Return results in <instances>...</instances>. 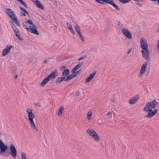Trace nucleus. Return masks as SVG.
I'll use <instances>...</instances> for the list:
<instances>
[{"instance_id":"1","label":"nucleus","mask_w":159,"mask_h":159,"mask_svg":"<svg viewBox=\"0 0 159 159\" xmlns=\"http://www.w3.org/2000/svg\"><path fill=\"white\" fill-rule=\"evenodd\" d=\"M156 105L158 106L159 108V102H157L155 100L147 102L143 108V111L145 112H148L147 114L144 116V117L148 119H150L154 115L152 109L155 108Z\"/></svg>"},{"instance_id":"2","label":"nucleus","mask_w":159,"mask_h":159,"mask_svg":"<svg viewBox=\"0 0 159 159\" xmlns=\"http://www.w3.org/2000/svg\"><path fill=\"white\" fill-rule=\"evenodd\" d=\"M140 43L141 49L140 52L142 57L148 61H149L150 60V57L147 41L145 38L141 37L140 39Z\"/></svg>"},{"instance_id":"3","label":"nucleus","mask_w":159,"mask_h":159,"mask_svg":"<svg viewBox=\"0 0 159 159\" xmlns=\"http://www.w3.org/2000/svg\"><path fill=\"white\" fill-rule=\"evenodd\" d=\"M26 111L27 114L28 120L31 126L33 129L37 131H38V129L34 121V115L32 112V110L30 108H28L26 109Z\"/></svg>"},{"instance_id":"4","label":"nucleus","mask_w":159,"mask_h":159,"mask_svg":"<svg viewBox=\"0 0 159 159\" xmlns=\"http://www.w3.org/2000/svg\"><path fill=\"white\" fill-rule=\"evenodd\" d=\"M25 22L29 26L28 31L36 35L39 34V33L37 30L36 27L31 20H25Z\"/></svg>"},{"instance_id":"5","label":"nucleus","mask_w":159,"mask_h":159,"mask_svg":"<svg viewBox=\"0 0 159 159\" xmlns=\"http://www.w3.org/2000/svg\"><path fill=\"white\" fill-rule=\"evenodd\" d=\"M7 149V146L5 145L2 141L0 139V155L4 156L6 154Z\"/></svg>"},{"instance_id":"6","label":"nucleus","mask_w":159,"mask_h":159,"mask_svg":"<svg viewBox=\"0 0 159 159\" xmlns=\"http://www.w3.org/2000/svg\"><path fill=\"white\" fill-rule=\"evenodd\" d=\"M147 62L146 61L143 63L141 66V69L138 74V76L139 78H141L145 71V69L147 65Z\"/></svg>"},{"instance_id":"7","label":"nucleus","mask_w":159,"mask_h":159,"mask_svg":"<svg viewBox=\"0 0 159 159\" xmlns=\"http://www.w3.org/2000/svg\"><path fill=\"white\" fill-rule=\"evenodd\" d=\"M121 32L124 36L127 38L129 39H131L132 38V34L128 29L124 28L122 29Z\"/></svg>"},{"instance_id":"8","label":"nucleus","mask_w":159,"mask_h":159,"mask_svg":"<svg viewBox=\"0 0 159 159\" xmlns=\"http://www.w3.org/2000/svg\"><path fill=\"white\" fill-rule=\"evenodd\" d=\"M10 152L11 156L13 158H16L17 155V152L16 148L12 144L9 146Z\"/></svg>"},{"instance_id":"9","label":"nucleus","mask_w":159,"mask_h":159,"mask_svg":"<svg viewBox=\"0 0 159 159\" xmlns=\"http://www.w3.org/2000/svg\"><path fill=\"white\" fill-rule=\"evenodd\" d=\"M12 48V46L7 45L6 47L2 50V55L4 56L7 55L9 53Z\"/></svg>"},{"instance_id":"10","label":"nucleus","mask_w":159,"mask_h":159,"mask_svg":"<svg viewBox=\"0 0 159 159\" xmlns=\"http://www.w3.org/2000/svg\"><path fill=\"white\" fill-rule=\"evenodd\" d=\"M5 12L9 16L11 19L16 16L13 11L10 9L8 8H6L5 9Z\"/></svg>"},{"instance_id":"11","label":"nucleus","mask_w":159,"mask_h":159,"mask_svg":"<svg viewBox=\"0 0 159 159\" xmlns=\"http://www.w3.org/2000/svg\"><path fill=\"white\" fill-rule=\"evenodd\" d=\"M58 76V74L56 71H52L51 73L48 75L47 77L50 80L51 79H54Z\"/></svg>"},{"instance_id":"12","label":"nucleus","mask_w":159,"mask_h":159,"mask_svg":"<svg viewBox=\"0 0 159 159\" xmlns=\"http://www.w3.org/2000/svg\"><path fill=\"white\" fill-rule=\"evenodd\" d=\"M96 72L95 71L93 72L91 74H90L89 76L87 77L85 80V83H87L91 81L94 78Z\"/></svg>"},{"instance_id":"13","label":"nucleus","mask_w":159,"mask_h":159,"mask_svg":"<svg viewBox=\"0 0 159 159\" xmlns=\"http://www.w3.org/2000/svg\"><path fill=\"white\" fill-rule=\"evenodd\" d=\"M139 98L138 96H134L129 100V102L130 104H134L137 102Z\"/></svg>"},{"instance_id":"14","label":"nucleus","mask_w":159,"mask_h":159,"mask_svg":"<svg viewBox=\"0 0 159 159\" xmlns=\"http://www.w3.org/2000/svg\"><path fill=\"white\" fill-rule=\"evenodd\" d=\"M87 133L91 137L92 135H94V133H96V132L93 129L89 128L86 130Z\"/></svg>"},{"instance_id":"15","label":"nucleus","mask_w":159,"mask_h":159,"mask_svg":"<svg viewBox=\"0 0 159 159\" xmlns=\"http://www.w3.org/2000/svg\"><path fill=\"white\" fill-rule=\"evenodd\" d=\"M94 135H92L91 137L92 138L93 140L97 143H98L100 141V137L98 135L97 133H94Z\"/></svg>"},{"instance_id":"16","label":"nucleus","mask_w":159,"mask_h":159,"mask_svg":"<svg viewBox=\"0 0 159 159\" xmlns=\"http://www.w3.org/2000/svg\"><path fill=\"white\" fill-rule=\"evenodd\" d=\"M82 63H79L71 70V72L73 74L76 73V71L80 68L82 65Z\"/></svg>"},{"instance_id":"17","label":"nucleus","mask_w":159,"mask_h":159,"mask_svg":"<svg viewBox=\"0 0 159 159\" xmlns=\"http://www.w3.org/2000/svg\"><path fill=\"white\" fill-rule=\"evenodd\" d=\"M64 109V107L61 105L60 106L59 108L58 109V112H57V115L59 116H61L63 112V111Z\"/></svg>"},{"instance_id":"18","label":"nucleus","mask_w":159,"mask_h":159,"mask_svg":"<svg viewBox=\"0 0 159 159\" xmlns=\"http://www.w3.org/2000/svg\"><path fill=\"white\" fill-rule=\"evenodd\" d=\"M49 80L48 78L46 77L41 81L40 85V86L42 87L44 86L48 82Z\"/></svg>"},{"instance_id":"19","label":"nucleus","mask_w":159,"mask_h":159,"mask_svg":"<svg viewBox=\"0 0 159 159\" xmlns=\"http://www.w3.org/2000/svg\"><path fill=\"white\" fill-rule=\"evenodd\" d=\"M108 4L113 6L116 10H120V9L119 7H118V6L113 2V0H109V1H108Z\"/></svg>"},{"instance_id":"20","label":"nucleus","mask_w":159,"mask_h":159,"mask_svg":"<svg viewBox=\"0 0 159 159\" xmlns=\"http://www.w3.org/2000/svg\"><path fill=\"white\" fill-rule=\"evenodd\" d=\"M66 78L65 77H61L57 78L56 79V82L57 83H61L63 81H65Z\"/></svg>"},{"instance_id":"21","label":"nucleus","mask_w":159,"mask_h":159,"mask_svg":"<svg viewBox=\"0 0 159 159\" xmlns=\"http://www.w3.org/2000/svg\"><path fill=\"white\" fill-rule=\"evenodd\" d=\"M70 73L69 70L67 69H65L63 71L61 75L62 77H65L69 75Z\"/></svg>"},{"instance_id":"22","label":"nucleus","mask_w":159,"mask_h":159,"mask_svg":"<svg viewBox=\"0 0 159 159\" xmlns=\"http://www.w3.org/2000/svg\"><path fill=\"white\" fill-rule=\"evenodd\" d=\"M77 76V75L75 74H72L68 76L66 78L65 81H67L70 80L72 78L75 77Z\"/></svg>"},{"instance_id":"23","label":"nucleus","mask_w":159,"mask_h":159,"mask_svg":"<svg viewBox=\"0 0 159 159\" xmlns=\"http://www.w3.org/2000/svg\"><path fill=\"white\" fill-rule=\"evenodd\" d=\"M66 24L67 25V28L69 29L70 31L72 32L73 34H75V32L71 25L68 22H67Z\"/></svg>"},{"instance_id":"24","label":"nucleus","mask_w":159,"mask_h":159,"mask_svg":"<svg viewBox=\"0 0 159 159\" xmlns=\"http://www.w3.org/2000/svg\"><path fill=\"white\" fill-rule=\"evenodd\" d=\"M35 5L36 7L42 10H43L44 9L42 4L39 0L35 3Z\"/></svg>"},{"instance_id":"25","label":"nucleus","mask_w":159,"mask_h":159,"mask_svg":"<svg viewBox=\"0 0 159 159\" xmlns=\"http://www.w3.org/2000/svg\"><path fill=\"white\" fill-rule=\"evenodd\" d=\"M92 112L91 111H89L87 114V118L88 120H90L92 115Z\"/></svg>"},{"instance_id":"26","label":"nucleus","mask_w":159,"mask_h":159,"mask_svg":"<svg viewBox=\"0 0 159 159\" xmlns=\"http://www.w3.org/2000/svg\"><path fill=\"white\" fill-rule=\"evenodd\" d=\"M109 0H95V1L98 3L103 4L104 2L106 3H108Z\"/></svg>"},{"instance_id":"27","label":"nucleus","mask_w":159,"mask_h":159,"mask_svg":"<svg viewBox=\"0 0 159 159\" xmlns=\"http://www.w3.org/2000/svg\"><path fill=\"white\" fill-rule=\"evenodd\" d=\"M11 20L13 22H14L17 26H20V24L16 18V16H15V17H14L13 18H12V19H11Z\"/></svg>"},{"instance_id":"28","label":"nucleus","mask_w":159,"mask_h":159,"mask_svg":"<svg viewBox=\"0 0 159 159\" xmlns=\"http://www.w3.org/2000/svg\"><path fill=\"white\" fill-rule=\"evenodd\" d=\"M74 29L77 33L78 34L81 33L80 27L77 25H75L74 27Z\"/></svg>"},{"instance_id":"29","label":"nucleus","mask_w":159,"mask_h":159,"mask_svg":"<svg viewBox=\"0 0 159 159\" xmlns=\"http://www.w3.org/2000/svg\"><path fill=\"white\" fill-rule=\"evenodd\" d=\"M16 34V37L21 40H22L23 39L20 36V33L18 30L14 32Z\"/></svg>"},{"instance_id":"30","label":"nucleus","mask_w":159,"mask_h":159,"mask_svg":"<svg viewBox=\"0 0 159 159\" xmlns=\"http://www.w3.org/2000/svg\"><path fill=\"white\" fill-rule=\"evenodd\" d=\"M78 34V35L79 36V37H80V39L81 41L83 43H84L85 41V40L84 38V37L83 35H82L81 33H79Z\"/></svg>"},{"instance_id":"31","label":"nucleus","mask_w":159,"mask_h":159,"mask_svg":"<svg viewBox=\"0 0 159 159\" xmlns=\"http://www.w3.org/2000/svg\"><path fill=\"white\" fill-rule=\"evenodd\" d=\"M21 159H26V154L24 152H21Z\"/></svg>"},{"instance_id":"32","label":"nucleus","mask_w":159,"mask_h":159,"mask_svg":"<svg viewBox=\"0 0 159 159\" xmlns=\"http://www.w3.org/2000/svg\"><path fill=\"white\" fill-rule=\"evenodd\" d=\"M112 115V112L111 111L108 112L107 114V116H108L107 119L108 120H109L111 118Z\"/></svg>"},{"instance_id":"33","label":"nucleus","mask_w":159,"mask_h":159,"mask_svg":"<svg viewBox=\"0 0 159 159\" xmlns=\"http://www.w3.org/2000/svg\"><path fill=\"white\" fill-rule=\"evenodd\" d=\"M120 2L123 3H126L129 2L130 0H118Z\"/></svg>"},{"instance_id":"34","label":"nucleus","mask_w":159,"mask_h":159,"mask_svg":"<svg viewBox=\"0 0 159 159\" xmlns=\"http://www.w3.org/2000/svg\"><path fill=\"white\" fill-rule=\"evenodd\" d=\"M157 106V108H155L154 110H153V112L155 115L156 114L157 112V111L158 109H159V108H158V106Z\"/></svg>"},{"instance_id":"35","label":"nucleus","mask_w":159,"mask_h":159,"mask_svg":"<svg viewBox=\"0 0 159 159\" xmlns=\"http://www.w3.org/2000/svg\"><path fill=\"white\" fill-rule=\"evenodd\" d=\"M11 27L12 28V29L14 32H15V31H17V30H16V26L13 24L12 23V24H11Z\"/></svg>"},{"instance_id":"36","label":"nucleus","mask_w":159,"mask_h":159,"mask_svg":"<svg viewBox=\"0 0 159 159\" xmlns=\"http://www.w3.org/2000/svg\"><path fill=\"white\" fill-rule=\"evenodd\" d=\"M11 27L12 28V29L14 32H15V31H17V30H16V26L13 24L12 23V24H11Z\"/></svg>"},{"instance_id":"37","label":"nucleus","mask_w":159,"mask_h":159,"mask_svg":"<svg viewBox=\"0 0 159 159\" xmlns=\"http://www.w3.org/2000/svg\"><path fill=\"white\" fill-rule=\"evenodd\" d=\"M11 27L12 28V29L14 32H15V31H17V30H16V26L13 24L12 23V24H11Z\"/></svg>"},{"instance_id":"38","label":"nucleus","mask_w":159,"mask_h":159,"mask_svg":"<svg viewBox=\"0 0 159 159\" xmlns=\"http://www.w3.org/2000/svg\"><path fill=\"white\" fill-rule=\"evenodd\" d=\"M11 27L12 28V29L14 32H15V31H17V30H16V26L13 24L12 23V24H11Z\"/></svg>"},{"instance_id":"39","label":"nucleus","mask_w":159,"mask_h":159,"mask_svg":"<svg viewBox=\"0 0 159 159\" xmlns=\"http://www.w3.org/2000/svg\"><path fill=\"white\" fill-rule=\"evenodd\" d=\"M11 27L12 28V29L14 32H15V31H17V30H16V26L13 24L12 23V24H11Z\"/></svg>"},{"instance_id":"40","label":"nucleus","mask_w":159,"mask_h":159,"mask_svg":"<svg viewBox=\"0 0 159 159\" xmlns=\"http://www.w3.org/2000/svg\"><path fill=\"white\" fill-rule=\"evenodd\" d=\"M20 9L22 11L24 12L27 14H28V12L24 8L20 7Z\"/></svg>"},{"instance_id":"41","label":"nucleus","mask_w":159,"mask_h":159,"mask_svg":"<svg viewBox=\"0 0 159 159\" xmlns=\"http://www.w3.org/2000/svg\"><path fill=\"white\" fill-rule=\"evenodd\" d=\"M34 105L37 107H38L39 108L41 107V105L39 102H37L34 104Z\"/></svg>"},{"instance_id":"42","label":"nucleus","mask_w":159,"mask_h":159,"mask_svg":"<svg viewBox=\"0 0 159 159\" xmlns=\"http://www.w3.org/2000/svg\"><path fill=\"white\" fill-rule=\"evenodd\" d=\"M25 7L27 8V6L25 2H23L22 0H21L20 2Z\"/></svg>"},{"instance_id":"43","label":"nucleus","mask_w":159,"mask_h":159,"mask_svg":"<svg viewBox=\"0 0 159 159\" xmlns=\"http://www.w3.org/2000/svg\"><path fill=\"white\" fill-rule=\"evenodd\" d=\"M132 48H130L128 49V50L127 52V54H129L130 53V52L132 51Z\"/></svg>"},{"instance_id":"44","label":"nucleus","mask_w":159,"mask_h":159,"mask_svg":"<svg viewBox=\"0 0 159 159\" xmlns=\"http://www.w3.org/2000/svg\"><path fill=\"white\" fill-rule=\"evenodd\" d=\"M65 68H66V66H61L60 67V70L61 71H62L63 70L65 69Z\"/></svg>"},{"instance_id":"45","label":"nucleus","mask_w":159,"mask_h":159,"mask_svg":"<svg viewBox=\"0 0 159 159\" xmlns=\"http://www.w3.org/2000/svg\"><path fill=\"white\" fill-rule=\"evenodd\" d=\"M85 57H86V56H83L82 57H80L78 59V61H80V60H81V59H83Z\"/></svg>"},{"instance_id":"46","label":"nucleus","mask_w":159,"mask_h":159,"mask_svg":"<svg viewBox=\"0 0 159 159\" xmlns=\"http://www.w3.org/2000/svg\"><path fill=\"white\" fill-rule=\"evenodd\" d=\"M157 48L159 51V41L157 40Z\"/></svg>"},{"instance_id":"47","label":"nucleus","mask_w":159,"mask_h":159,"mask_svg":"<svg viewBox=\"0 0 159 159\" xmlns=\"http://www.w3.org/2000/svg\"><path fill=\"white\" fill-rule=\"evenodd\" d=\"M136 4L139 7H141L142 6V4L140 3H136Z\"/></svg>"},{"instance_id":"48","label":"nucleus","mask_w":159,"mask_h":159,"mask_svg":"<svg viewBox=\"0 0 159 159\" xmlns=\"http://www.w3.org/2000/svg\"><path fill=\"white\" fill-rule=\"evenodd\" d=\"M20 14L21 16H26L25 14L22 11L20 12Z\"/></svg>"},{"instance_id":"49","label":"nucleus","mask_w":159,"mask_h":159,"mask_svg":"<svg viewBox=\"0 0 159 159\" xmlns=\"http://www.w3.org/2000/svg\"><path fill=\"white\" fill-rule=\"evenodd\" d=\"M23 26L25 29H26L28 31V28L24 24H23Z\"/></svg>"},{"instance_id":"50","label":"nucleus","mask_w":159,"mask_h":159,"mask_svg":"<svg viewBox=\"0 0 159 159\" xmlns=\"http://www.w3.org/2000/svg\"><path fill=\"white\" fill-rule=\"evenodd\" d=\"M23 26L25 29H26L28 31V28L24 24H23Z\"/></svg>"},{"instance_id":"51","label":"nucleus","mask_w":159,"mask_h":159,"mask_svg":"<svg viewBox=\"0 0 159 159\" xmlns=\"http://www.w3.org/2000/svg\"><path fill=\"white\" fill-rule=\"evenodd\" d=\"M33 3H34L35 4V3H36V2L38 1V0H30Z\"/></svg>"},{"instance_id":"52","label":"nucleus","mask_w":159,"mask_h":159,"mask_svg":"<svg viewBox=\"0 0 159 159\" xmlns=\"http://www.w3.org/2000/svg\"><path fill=\"white\" fill-rule=\"evenodd\" d=\"M80 70H79L76 72V73H75L74 74H76L77 75L80 74Z\"/></svg>"},{"instance_id":"53","label":"nucleus","mask_w":159,"mask_h":159,"mask_svg":"<svg viewBox=\"0 0 159 159\" xmlns=\"http://www.w3.org/2000/svg\"><path fill=\"white\" fill-rule=\"evenodd\" d=\"M76 95L77 96L80 95V92L78 91H77L75 92Z\"/></svg>"},{"instance_id":"54","label":"nucleus","mask_w":159,"mask_h":159,"mask_svg":"<svg viewBox=\"0 0 159 159\" xmlns=\"http://www.w3.org/2000/svg\"><path fill=\"white\" fill-rule=\"evenodd\" d=\"M117 25L119 26L120 25V22L118 21L117 22Z\"/></svg>"},{"instance_id":"55","label":"nucleus","mask_w":159,"mask_h":159,"mask_svg":"<svg viewBox=\"0 0 159 159\" xmlns=\"http://www.w3.org/2000/svg\"><path fill=\"white\" fill-rule=\"evenodd\" d=\"M47 62V60L45 59L43 62L44 63H46Z\"/></svg>"},{"instance_id":"56","label":"nucleus","mask_w":159,"mask_h":159,"mask_svg":"<svg viewBox=\"0 0 159 159\" xmlns=\"http://www.w3.org/2000/svg\"><path fill=\"white\" fill-rule=\"evenodd\" d=\"M157 32H159V27L158 28V29H157Z\"/></svg>"},{"instance_id":"57","label":"nucleus","mask_w":159,"mask_h":159,"mask_svg":"<svg viewBox=\"0 0 159 159\" xmlns=\"http://www.w3.org/2000/svg\"><path fill=\"white\" fill-rule=\"evenodd\" d=\"M157 2L158 4L159 5V0H157Z\"/></svg>"},{"instance_id":"58","label":"nucleus","mask_w":159,"mask_h":159,"mask_svg":"<svg viewBox=\"0 0 159 159\" xmlns=\"http://www.w3.org/2000/svg\"><path fill=\"white\" fill-rule=\"evenodd\" d=\"M152 1H153L154 2H156V1H157V0H151Z\"/></svg>"},{"instance_id":"59","label":"nucleus","mask_w":159,"mask_h":159,"mask_svg":"<svg viewBox=\"0 0 159 159\" xmlns=\"http://www.w3.org/2000/svg\"><path fill=\"white\" fill-rule=\"evenodd\" d=\"M16 0L20 2L21 0Z\"/></svg>"},{"instance_id":"60","label":"nucleus","mask_w":159,"mask_h":159,"mask_svg":"<svg viewBox=\"0 0 159 159\" xmlns=\"http://www.w3.org/2000/svg\"><path fill=\"white\" fill-rule=\"evenodd\" d=\"M139 159H142V158H139Z\"/></svg>"}]
</instances>
